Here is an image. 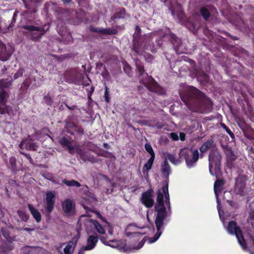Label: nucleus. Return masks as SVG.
<instances>
[{
  "mask_svg": "<svg viewBox=\"0 0 254 254\" xmlns=\"http://www.w3.org/2000/svg\"><path fill=\"white\" fill-rule=\"evenodd\" d=\"M78 223L81 225L82 223H85L86 226L93 225L97 232L100 235L105 234V230L104 228L96 220L89 219L85 216L82 215L78 220Z\"/></svg>",
  "mask_w": 254,
  "mask_h": 254,
  "instance_id": "nucleus-5",
  "label": "nucleus"
},
{
  "mask_svg": "<svg viewBox=\"0 0 254 254\" xmlns=\"http://www.w3.org/2000/svg\"><path fill=\"white\" fill-rule=\"evenodd\" d=\"M64 245V244H63L62 245L61 247H63Z\"/></svg>",
  "mask_w": 254,
  "mask_h": 254,
  "instance_id": "nucleus-58",
  "label": "nucleus"
},
{
  "mask_svg": "<svg viewBox=\"0 0 254 254\" xmlns=\"http://www.w3.org/2000/svg\"><path fill=\"white\" fill-rule=\"evenodd\" d=\"M96 198L93 195L84 198V203L93 205L96 202Z\"/></svg>",
  "mask_w": 254,
  "mask_h": 254,
  "instance_id": "nucleus-29",
  "label": "nucleus"
},
{
  "mask_svg": "<svg viewBox=\"0 0 254 254\" xmlns=\"http://www.w3.org/2000/svg\"><path fill=\"white\" fill-rule=\"evenodd\" d=\"M175 41H176V42H180V39H175Z\"/></svg>",
  "mask_w": 254,
  "mask_h": 254,
  "instance_id": "nucleus-52",
  "label": "nucleus"
},
{
  "mask_svg": "<svg viewBox=\"0 0 254 254\" xmlns=\"http://www.w3.org/2000/svg\"><path fill=\"white\" fill-rule=\"evenodd\" d=\"M165 202L170 205L169 195L168 193V186L167 183H164L162 187L158 190L157 192V202L155 204V210L157 214L155 218V225L157 228V233L153 238L145 237L139 242L136 247L132 249L138 250L144 245V242L147 241L149 244L156 242L161 236L163 230V222L166 216V209L164 207V198Z\"/></svg>",
  "mask_w": 254,
  "mask_h": 254,
  "instance_id": "nucleus-1",
  "label": "nucleus"
},
{
  "mask_svg": "<svg viewBox=\"0 0 254 254\" xmlns=\"http://www.w3.org/2000/svg\"><path fill=\"white\" fill-rule=\"evenodd\" d=\"M24 28L25 29H27L32 32L37 31L39 32V33L36 36H35V35H36V33H34L32 34V37L34 40H37L39 39L41 37L42 35L44 34V32H42L43 28L39 27H35L33 26L27 25L24 26Z\"/></svg>",
  "mask_w": 254,
  "mask_h": 254,
  "instance_id": "nucleus-12",
  "label": "nucleus"
},
{
  "mask_svg": "<svg viewBox=\"0 0 254 254\" xmlns=\"http://www.w3.org/2000/svg\"><path fill=\"white\" fill-rule=\"evenodd\" d=\"M3 234L4 236V237H5V238H7V237L8 236V235H7L6 234H5L4 233V232H3Z\"/></svg>",
  "mask_w": 254,
  "mask_h": 254,
  "instance_id": "nucleus-54",
  "label": "nucleus"
},
{
  "mask_svg": "<svg viewBox=\"0 0 254 254\" xmlns=\"http://www.w3.org/2000/svg\"><path fill=\"white\" fill-rule=\"evenodd\" d=\"M8 97L7 93L5 91H1L0 92V105L4 106L5 105L6 99Z\"/></svg>",
  "mask_w": 254,
  "mask_h": 254,
  "instance_id": "nucleus-22",
  "label": "nucleus"
},
{
  "mask_svg": "<svg viewBox=\"0 0 254 254\" xmlns=\"http://www.w3.org/2000/svg\"><path fill=\"white\" fill-rule=\"evenodd\" d=\"M124 69L126 72H129L130 70V67L128 65H127L125 66Z\"/></svg>",
  "mask_w": 254,
  "mask_h": 254,
  "instance_id": "nucleus-43",
  "label": "nucleus"
},
{
  "mask_svg": "<svg viewBox=\"0 0 254 254\" xmlns=\"http://www.w3.org/2000/svg\"><path fill=\"white\" fill-rule=\"evenodd\" d=\"M125 13V11L124 9L121 10V14L117 16V17L118 18H124L125 16L124 14Z\"/></svg>",
  "mask_w": 254,
  "mask_h": 254,
  "instance_id": "nucleus-39",
  "label": "nucleus"
},
{
  "mask_svg": "<svg viewBox=\"0 0 254 254\" xmlns=\"http://www.w3.org/2000/svg\"><path fill=\"white\" fill-rule=\"evenodd\" d=\"M245 178L243 176L239 177L236 181L235 190L236 193L242 194L245 187Z\"/></svg>",
  "mask_w": 254,
  "mask_h": 254,
  "instance_id": "nucleus-11",
  "label": "nucleus"
},
{
  "mask_svg": "<svg viewBox=\"0 0 254 254\" xmlns=\"http://www.w3.org/2000/svg\"><path fill=\"white\" fill-rule=\"evenodd\" d=\"M195 93L196 95L198 96L199 98H202L204 97V95L197 89H195Z\"/></svg>",
  "mask_w": 254,
  "mask_h": 254,
  "instance_id": "nucleus-37",
  "label": "nucleus"
},
{
  "mask_svg": "<svg viewBox=\"0 0 254 254\" xmlns=\"http://www.w3.org/2000/svg\"><path fill=\"white\" fill-rule=\"evenodd\" d=\"M104 97L105 98V100L107 102H109V93H108V88L107 86L105 87V91L104 93Z\"/></svg>",
  "mask_w": 254,
  "mask_h": 254,
  "instance_id": "nucleus-34",
  "label": "nucleus"
},
{
  "mask_svg": "<svg viewBox=\"0 0 254 254\" xmlns=\"http://www.w3.org/2000/svg\"><path fill=\"white\" fill-rule=\"evenodd\" d=\"M126 234H127V237H138L139 236H140V232H136L130 233V232H127Z\"/></svg>",
  "mask_w": 254,
  "mask_h": 254,
  "instance_id": "nucleus-33",
  "label": "nucleus"
},
{
  "mask_svg": "<svg viewBox=\"0 0 254 254\" xmlns=\"http://www.w3.org/2000/svg\"><path fill=\"white\" fill-rule=\"evenodd\" d=\"M55 197V194L54 191H48L46 193L45 204L46 210L49 213H51L53 210Z\"/></svg>",
  "mask_w": 254,
  "mask_h": 254,
  "instance_id": "nucleus-8",
  "label": "nucleus"
},
{
  "mask_svg": "<svg viewBox=\"0 0 254 254\" xmlns=\"http://www.w3.org/2000/svg\"><path fill=\"white\" fill-rule=\"evenodd\" d=\"M213 143V141L212 139H209L206 141L200 148L201 153H204L206 152L212 146Z\"/></svg>",
  "mask_w": 254,
  "mask_h": 254,
  "instance_id": "nucleus-20",
  "label": "nucleus"
},
{
  "mask_svg": "<svg viewBox=\"0 0 254 254\" xmlns=\"http://www.w3.org/2000/svg\"><path fill=\"white\" fill-rule=\"evenodd\" d=\"M154 158L155 157H154L153 156L150 157L149 159L147 161V162L145 163V164L144 166L143 173L144 174H145L146 175H147L148 171L150 170L152 168Z\"/></svg>",
  "mask_w": 254,
  "mask_h": 254,
  "instance_id": "nucleus-18",
  "label": "nucleus"
},
{
  "mask_svg": "<svg viewBox=\"0 0 254 254\" xmlns=\"http://www.w3.org/2000/svg\"><path fill=\"white\" fill-rule=\"evenodd\" d=\"M181 157L176 158L174 155L168 154L166 157V159L175 165L179 164L181 162Z\"/></svg>",
  "mask_w": 254,
  "mask_h": 254,
  "instance_id": "nucleus-21",
  "label": "nucleus"
},
{
  "mask_svg": "<svg viewBox=\"0 0 254 254\" xmlns=\"http://www.w3.org/2000/svg\"><path fill=\"white\" fill-rule=\"evenodd\" d=\"M28 208L32 215L34 218L36 220L37 222H39L41 220V215L39 211L36 209L33 205L29 204L28 205Z\"/></svg>",
  "mask_w": 254,
  "mask_h": 254,
  "instance_id": "nucleus-17",
  "label": "nucleus"
},
{
  "mask_svg": "<svg viewBox=\"0 0 254 254\" xmlns=\"http://www.w3.org/2000/svg\"><path fill=\"white\" fill-rule=\"evenodd\" d=\"M17 213L22 221H26L28 219V214L23 210H18Z\"/></svg>",
  "mask_w": 254,
  "mask_h": 254,
  "instance_id": "nucleus-28",
  "label": "nucleus"
},
{
  "mask_svg": "<svg viewBox=\"0 0 254 254\" xmlns=\"http://www.w3.org/2000/svg\"><path fill=\"white\" fill-rule=\"evenodd\" d=\"M223 127H224V128H225L227 131V132L230 134V135L232 137H233L234 136L233 133L230 130V129H229L228 128H227L224 125L223 126Z\"/></svg>",
  "mask_w": 254,
  "mask_h": 254,
  "instance_id": "nucleus-40",
  "label": "nucleus"
},
{
  "mask_svg": "<svg viewBox=\"0 0 254 254\" xmlns=\"http://www.w3.org/2000/svg\"><path fill=\"white\" fill-rule=\"evenodd\" d=\"M171 171L169 165L165 162L162 167V173L165 176L168 177Z\"/></svg>",
  "mask_w": 254,
  "mask_h": 254,
  "instance_id": "nucleus-25",
  "label": "nucleus"
},
{
  "mask_svg": "<svg viewBox=\"0 0 254 254\" xmlns=\"http://www.w3.org/2000/svg\"><path fill=\"white\" fill-rule=\"evenodd\" d=\"M100 31L101 33H104V34H113L116 33V30H112V29H102L100 30Z\"/></svg>",
  "mask_w": 254,
  "mask_h": 254,
  "instance_id": "nucleus-32",
  "label": "nucleus"
},
{
  "mask_svg": "<svg viewBox=\"0 0 254 254\" xmlns=\"http://www.w3.org/2000/svg\"><path fill=\"white\" fill-rule=\"evenodd\" d=\"M98 240V238L95 236H90L87 241V245L84 249L87 251L92 250L96 246Z\"/></svg>",
  "mask_w": 254,
  "mask_h": 254,
  "instance_id": "nucleus-15",
  "label": "nucleus"
},
{
  "mask_svg": "<svg viewBox=\"0 0 254 254\" xmlns=\"http://www.w3.org/2000/svg\"><path fill=\"white\" fill-rule=\"evenodd\" d=\"M10 56V54L6 49L5 46L0 42V60L2 61H6Z\"/></svg>",
  "mask_w": 254,
  "mask_h": 254,
  "instance_id": "nucleus-16",
  "label": "nucleus"
},
{
  "mask_svg": "<svg viewBox=\"0 0 254 254\" xmlns=\"http://www.w3.org/2000/svg\"><path fill=\"white\" fill-rule=\"evenodd\" d=\"M170 2L171 3V4H172V6H173V4H172V1H171V0H170Z\"/></svg>",
  "mask_w": 254,
  "mask_h": 254,
  "instance_id": "nucleus-57",
  "label": "nucleus"
},
{
  "mask_svg": "<svg viewBox=\"0 0 254 254\" xmlns=\"http://www.w3.org/2000/svg\"><path fill=\"white\" fill-rule=\"evenodd\" d=\"M62 207L65 213L71 215L74 212V205L71 200L67 199L62 202Z\"/></svg>",
  "mask_w": 254,
  "mask_h": 254,
  "instance_id": "nucleus-10",
  "label": "nucleus"
},
{
  "mask_svg": "<svg viewBox=\"0 0 254 254\" xmlns=\"http://www.w3.org/2000/svg\"><path fill=\"white\" fill-rule=\"evenodd\" d=\"M185 134L184 133H180V139L183 141L185 140Z\"/></svg>",
  "mask_w": 254,
  "mask_h": 254,
  "instance_id": "nucleus-41",
  "label": "nucleus"
},
{
  "mask_svg": "<svg viewBox=\"0 0 254 254\" xmlns=\"http://www.w3.org/2000/svg\"><path fill=\"white\" fill-rule=\"evenodd\" d=\"M137 69L139 70V71L140 74H142L143 73V72L144 71V70H143V67L141 66H137Z\"/></svg>",
  "mask_w": 254,
  "mask_h": 254,
  "instance_id": "nucleus-42",
  "label": "nucleus"
},
{
  "mask_svg": "<svg viewBox=\"0 0 254 254\" xmlns=\"http://www.w3.org/2000/svg\"><path fill=\"white\" fill-rule=\"evenodd\" d=\"M23 74V70L19 69L14 75V79H17L18 77L22 76Z\"/></svg>",
  "mask_w": 254,
  "mask_h": 254,
  "instance_id": "nucleus-35",
  "label": "nucleus"
},
{
  "mask_svg": "<svg viewBox=\"0 0 254 254\" xmlns=\"http://www.w3.org/2000/svg\"><path fill=\"white\" fill-rule=\"evenodd\" d=\"M62 142L63 144H65V145H68V141L67 140H65V139H63L62 140Z\"/></svg>",
  "mask_w": 254,
  "mask_h": 254,
  "instance_id": "nucleus-47",
  "label": "nucleus"
},
{
  "mask_svg": "<svg viewBox=\"0 0 254 254\" xmlns=\"http://www.w3.org/2000/svg\"><path fill=\"white\" fill-rule=\"evenodd\" d=\"M178 7H179L178 14L181 15V14H182V10L181 7H180V5L178 6Z\"/></svg>",
  "mask_w": 254,
  "mask_h": 254,
  "instance_id": "nucleus-46",
  "label": "nucleus"
},
{
  "mask_svg": "<svg viewBox=\"0 0 254 254\" xmlns=\"http://www.w3.org/2000/svg\"><path fill=\"white\" fill-rule=\"evenodd\" d=\"M139 29V27H138V26H137V27H136V30H138V29Z\"/></svg>",
  "mask_w": 254,
  "mask_h": 254,
  "instance_id": "nucleus-59",
  "label": "nucleus"
},
{
  "mask_svg": "<svg viewBox=\"0 0 254 254\" xmlns=\"http://www.w3.org/2000/svg\"><path fill=\"white\" fill-rule=\"evenodd\" d=\"M101 241L106 245L110 246L112 248H119V242L115 240L107 241L105 238L101 237L100 238Z\"/></svg>",
  "mask_w": 254,
  "mask_h": 254,
  "instance_id": "nucleus-19",
  "label": "nucleus"
},
{
  "mask_svg": "<svg viewBox=\"0 0 254 254\" xmlns=\"http://www.w3.org/2000/svg\"><path fill=\"white\" fill-rule=\"evenodd\" d=\"M64 3H69L71 0H62Z\"/></svg>",
  "mask_w": 254,
  "mask_h": 254,
  "instance_id": "nucleus-48",
  "label": "nucleus"
},
{
  "mask_svg": "<svg viewBox=\"0 0 254 254\" xmlns=\"http://www.w3.org/2000/svg\"><path fill=\"white\" fill-rule=\"evenodd\" d=\"M221 155L217 150L210 152L209 157V171L211 175H216L219 171Z\"/></svg>",
  "mask_w": 254,
  "mask_h": 254,
  "instance_id": "nucleus-3",
  "label": "nucleus"
},
{
  "mask_svg": "<svg viewBox=\"0 0 254 254\" xmlns=\"http://www.w3.org/2000/svg\"><path fill=\"white\" fill-rule=\"evenodd\" d=\"M171 136L172 138L174 140H178V138H179L178 136L175 133H171Z\"/></svg>",
  "mask_w": 254,
  "mask_h": 254,
  "instance_id": "nucleus-38",
  "label": "nucleus"
},
{
  "mask_svg": "<svg viewBox=\"0 0 254 254\" xmlns=\"http://www.w3.org/2000/svg\"><path fill=\"white\" fill-rule=\"evenodd\" d=\"M228 232L230 234H235L239 244L242 248L245 250L247 248L245 241L242 234L239 228L237 226L236 223L234 221L230 222L227 228Z\"/></svg>",
  "mask_w": 254,
  "mask_h": 254,
  "instance_id": "nucleus-4",
  "label": "nucleus"
},
{
  "mask_svg": "<svg viewBox=\"0 0 254 254\" xmlns=\"http://www.w3.org/2000/svg\"><path fill=\"white\" fill-rule=\"evenodd\" d=\"M149 81L151 82V84H152V87L149 85H146V86L152 91L154 92H157V87L158 86L157 84L155 82H154L153 79L151 77H149Z\"/></svg>",
  "mask_w": 254,
  "mask_h": 254,
  "instance_id": "nucleus-27",
  "label": "nucleus"
},
{
  "mask_svg": "<svg viewBox=\"0 0 254 254\" xmlns=\"http://www.w3.org/2000/svg\"><path fill=\"white\" fill-rule=\"evenodd\" d=\"M20 148L21 149H26L30 150H36L37 145L32 142V141L29 139L23 140L20 144Z\"/></svg>",
  "mask_w": 254,
  "mask_h": 254,
  "instance_id": "nucleus-13",
  "label": "nucleus"
},
{
  "mask_svg": "<svg viewBox=\"0 0 254 254\" xmlns=\"http://www.w3.org/2000/svg\"><path fill=\"white\" fill-rule=\"evenodd\" d=\"M172 14L174 16H175L176 14H178L177 13H176V12L173 8H172Z\"/></svg>",
  "mask_w": 254,
  "mask_h": 254,
  "instance_id": "nucleus-49",
  "label": "nucleus"
},
{
  "mask_svg": "<svg viewBox=\"0 0 254 254\" xmlns=\"http://www.w3.org/2000/svg\"><path fill=\"white\" fill-rule=\"evenodd\" d=\"M78 237H74L72 240L68 243L66 246L64 248V254H70L74 250L76 245Z\"/></svg>",
  "mask_w": 254,
  "mask_h": 254,
  "instance_id": "nucleus-14",
  "label": "nucleus"
},
{
  "mask_svg": "<svg viewBox=\"0 0 254 254\" xmlns=\"http://www.w3.org/2000/svg\"><path fill=\"white\" fill-rule=\"evenodd\" d=\"M95 213L98 218H99L101 220H102L103 222H105L107 224V226L108 227V233L110 235H113V229L112 226L106 221V220L104 218V217L102 216H101L99 213H98L97 212H95Z\"/></svg>",
  "mask_w": 254,
  "mask_h": 254,
  "instance_id": "nucleus-23",
  "label": "nucleus"
},
{
  "mask_svg": "<svg viewBox=\"0 0 254 254\" xmlns=\"http://www.w3.org/2000/svg\"><path fill=\"white\" fill-rule=\"evenodd\" d=\"M21 254H46V251L40 247L26 246L21 249Z\"/></svg>",
  "mask_w": 254,
  "mask_h": 254,
  "instance_id": "nucleus-9",
  "label": "nucleus"
},
{
  "mask_svg": "<svg viewBox=\"0 0 254 254\" xmlns=\"http://www.w3.org/2000/svg\"><path fill=\"white\" fill-rule=\"evenodd\" d=\"M87 251L86 249H84V247H82L81 249L79 251L78 254H84V252Z\"/></svg>",
  "mask_w": 254,
  "mask_h": 254,
  "instance_id": "nucleus-44",
  "label": "nucleus"
},
{
  "mask_svg": "<svg viewBox=\"0 0 254 254\" xmlns=\"http://www.w3.org/2000/svg\"><path fill=\"white\" fill-rule=\"evenodd\" d=\"M149 61H151L153 59V57H152V56H149Z\"/></svg>",
  "mask_w": 254,
  "mask_h": 254,
  "instance_id": "nucleus-50",
  "label": "nucleus"
},
{
  "mask_svg": "<svg viewBox=\"0 0 254 254\" xmlns=\"http://www.w3.org/2000/svg\"><path fill=\"white\" fill-rule=\"evenodd\" d=\"M24 231H28V232H32L34 230V228H25L23 229Z\"/></svg>",
  "mask_w": 254,
  "mask_h": 254,
  "instance_id": "nucleus-45",
  "label": "nucleus"
},
{
  "mask_svg": "<svg viewBox=\"0 0 254 254\" xmlns=\"http://www.w3.org/2000/svg\"><path fill=\"white\" fill-rule=\"evenodd\" d=\"M63 182L68 186H75L76 187H79L81 186L78 182H76L74 180L68 181L64 180H63Z\"/></svg>",
  "mask_w": 254,
  "mask_h": 254,
  "instance_id": "nucleus-26",
  "label": "nucleus"
},
{
  "mask_svg": "<svg viewBox=\"0 0 254 254\" xmlns=\"http://www.w3.org/2000/svg\"><path fill=\"white\" fill-rule=\"evenodd\" d=\"M145 148L146 150L150 154L151 157H155V154L151 145L148 143H146L145 145Z\"/></svg>",
  "mask_w": 254,
  "mask_h": 254,
  "instance_id": "nucleus-30",
  "label": "nucleus"
},
{
  "mask_svg": "<svg viewBox=\"0 0 254 254\" xmlns=\"http://www.w3.org/2000/svg\"><path fill=\"white\" fill-rule=\"evenodd\" d=\"M2 106L3 107H0V113L3 114H4L6 112V111H7V113L9 114V112L7 110V107L5 106V105Z\"/></svg>",
  "mask_w": 254,
  "mask_h": 254,
  "instance_id": "nucleus-36",
  "label": "nucleus"
},
{
  "mask_svg": "<svg viewBox=\"0 0 254 254\" xmlns=\"http://www.w3.org/2000/svg\"><path fill=\"white\" fill-rule=\"evenodd\" d=\"M88 81H89V82H88L86 84H85V86H87L89 84V82H90V80L89 79H88Z\"/></svg>",
  "mask_w": 254,
  "mask_h": 254,
  "instance_id": "nucleus-51",
  "label": "nucleus"
},
{
  "mask_svg": "<svg viewBox=\"0 0 254 254\" xmlns=\"http://www.w3.org/2000/svg\"><path fill=\"white\" fill-rule=\"evenodd\" d=\"M83 207H84V208L85 209H87V208H88V207H87V206H86L85 205V204H83Z\"/></svg>",
  "mask_w": 254,
  "mask_h": 254,
  "instance_id": "nucleus-53",
  "label": "nucleus"
},
{
  "mask_svg": "<svg viewBox=\"0 0 254 254\" xmlns=\"http://www.w3.org/2000/svg\"><path fill=\"white\" fill-rule=\"evenodd\" d=\"M11 79H3L0 81V87L1 88H6L9 87L11 85Z\"/></svg>",
  "mask_w": 254,
  "mask_h": 254,
  "instance_id": "nucleus-24",
  "label": "nucleus"
},
{
  "mask_svg": "<svg viewBox=\"0 0 254 254\" xmlns=\"http://www.w3.org/2000/svg\"><path fill=\"white\" fill-rule=\"evenodd\" d=\"M201 13L202 15L205 19L207 18L209 16V12L208 10L205 8H201Z\"/></svg>",
  "mask_w": 254,
  "mask_h": 254,
  "instance_id": "nucleus-31",
  "label": "nucleus"
},
{
  "mask_svg": "<svg viewBox=\"0 0 254 254\" xmlns=\"http://www.w3.org/2000/svg\"><path fill=\"white\" fill-rule=\"evenodd\" d=\"M180 156L185 158L187 167L191 168L197 161L199 153L196 149L184 148L180 151Z\"/></svg>",
  "mask_w": 254,
  "mask_h": 254,
  "instance_id": "nucleus-2",
  "label": "nucleus"
},
{
  "mask_svg": "<svg viewBox=\"0 0 254 254\" xmlns=\"http://www.w3.org/2000/svg\"><path fill=\"white\" fill-rule=\"evenodd\" d=\"M153 193V190L150 189L143 193L142 195L141 202L147 207H151L154 204Z\"/></svg>",
  "mask_w": 254,
  "mask_h": 254,
  "instance_id": "nucleus-7",
  "label": "nucleus"
},
{
  "mask_svg": "<svg viewBox=\"0 0 254 254\" xmlns=\"http://www.w3.org/2000/svg\"><path fill=\"white\" fill-rule=\"evenodd\" d=\"M69 148L71 151L72 150V148H71L70 146H69Z\"/></svg>",
  "mask_w": 254,
  "mask_h": 254,
  "instance_id": "nucleus-56",
  "label": "nucleus"
},
{
  "mask_svg": "<svg viewBox=\"0 0 254 254\" xmlns=\"http://www.w3.org/2000/svg\"><path fill=\"white\" fill-rule=\"evenodd\" d=\"M224 184V182L222 180H217L214 185V190L217 202V209L219 213V215L220 219L223 223V225H225V221L224 219L222 218V216L220 212V202L218 199V194L222 190Z\"/></svg>",
  "mask_w": 254,
  "mask_h": 254,
  "instance_id": "nucleus-6",
  "label": "nucleus"
},
{
  "mask_svg": "<svg viewBox=\"0 0 254 254\" xmlns=\"http://www.w3.org/2000/svg\"><path fill=\"white\" fill-rule=\"evenodd\" d=\"M251 254H254V253H251Z\"/></svg>",
  "mask_w": 254,
  "mask_h": 254,
  "instance_id": "nucleus-60",
  "label": "nucleus"
},
{
  "mask_svg": "<svg viewBox=\"0 0 254 254\" xmlns=\"http://www.w3.org/2000/svg\"><path fill=\"white\" fill-rule=\"evenodd\" d=\"M93 91H94V88L92 87L91 88V92H93Z\"/></svg>",
  "mask_w": 254,
  "mask_h": 254,
  "instance_id": "nucleus-55",
  "label": "nucleus"
}]
</instances>
